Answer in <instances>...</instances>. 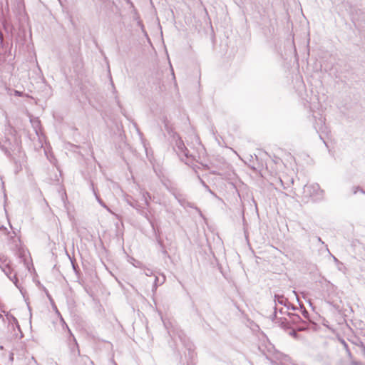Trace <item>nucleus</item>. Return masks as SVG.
<instances>
[{"label":"nucleus","instance_id":"nucleus-1","mask_svg":"<svg viewBox=\"0 0 365 365\" xmlns=\"http://www.w3.org/2000/svg\"><path fill=\"white\" fill-rule=\"evenodd\" d=\"M14 133L15 130L12 128H6L4 139H0V148L17 163L15 156H17L20 160H24L25 155L21 150V141Z\"/></svg>","mask_w":365,"mask_h":365},{"label":"nucleus","instance_id":"nucleus-2","mask_svg":"<svg viewBox=\"0 0 365 365\" xmlns=\"http://www.w3.org/2000/svg\"><path fill=\"white\" fill-rule=\"evenodd\" d=\"M125 202L130 205L132 207L135 208L140 215L145 216L148 220H149V217L148 216V214L144 211L143 209H141L139 203L138 202V201H136L135 200H134L131 196L130 195H126L125 197Z\"/></svg>","mask_w":365,"mask_h":365},{"label":"nucleus","instance_id":"nucleus-3","mask_svg":"<svg viewBox=\"0 0 365 365\" xmlns=\"http://www.w3.org/2000/svg\"><path fill=\"white\" fill-rule=\"evenodd\" d=\"M1 269L4 272V273L9 277V279L14 282L16 287L20 289L18 278L16 277V274H12L13 270L10 267V264H6Z\"/></svg>","mask_w":365,"mask_h":365},{"label":"nucleus","instance_id":"nucleus-4","mask_svg":"<svg viewBox=\"0 0 365 365\" xmlns=\"http://www.w3.org/2000/svg\"><path fill=\"white\" fill-rule=\"evenodd\" d=\"M175 150L177 154L181 158L182 156L188 158V150L186 148L183 141L178 139L175 143Z\"/></svg>","mask_w":365,"mask_h":365},{"label":"nucleus","instance_id":"nucleus-5","mask_svg":"<svg viewBox=\"0 0 365 365\" xmlns=\"http://www.w3.org/2000/svg\"><path fill=\"white\" fill-rule=\"evenodd\" d=\"M173 195L182 206L184 207H191L190 203L183 198L181 194L174 192Z\"/></svg>","mask_w":365,"mask_h":365},{"label":"nucleus","instance_id":"nucleus-6","mask_svg":"<svg viewBox=\"0 0 365 365\" xmlns=\"http://www.w3.org/2000/svg\"><path fill=\"white\" fill-rule=\"evenodd\" d=\"M165 282V277L164 274L161 275V277L155 276L154 284L153 287V292H155L157 289L158 286L163 284Z\"/></svg>","mask_w":365,"mask_h":365},{"label":"nucleus","instance_id":"nucleus-7","mask_svg":"<svg viewBox=\"0 0 365 365\" xmlns=\"http://www.w3.org/2000/svg\"><path fill=\"white\" fill-rule=\"evenodd\" d=\"M274 302H275L276 304H279L287 307V303H288V299L287 298H285L283 295L276 294L274 296Z\"/></svg>","mask_w":365,"mask_h":365},{"label":"nucleus","instance_id":"nucleus-8","mask_svg":"<svg viewBox=\"0 0 365 365\" xmlns=\"http://www.w3.org/2000/svg\"><path fill=\"white\" fill-rule=\"evenodd\" d=\"M140 193L142 195V199L145 202V205L147 207H149V205H150V200L151 199V196H150V193L144 190H140Z\"/></svg>","mask_w":365,"mask_h":365},{"label":"nucleus","instance_id":"nucleus-9","mask_svg":"<svg viewBox=\"0 0 365 365\" xmlns=\"http://www.w3.org/2000/svg\"><path fill=\"white\" fill-rule=\"evenodd\" d=\"M66 327L70 333V334L73 336V342H74V344H73V346H71V351L74 354H77V355H79L80 354V351H79V349H78V344L76 342V339L74 338V336L72 335L70 329H68V326L66 325Z\"/></svg>","mask_w":365,"mask_h":365},{"label":"nucleus","instance_id":"nucleus-10","mask_svg":"<svg viewBox=\"0 0 365 365\" xmlns=\"http://www.w3.org/2000/svg\"><path fill=\"white\" fill-rule=\"evenodd\" d=\"M9 264H10V260L8 257L3 254H0V268Z\"/></svg>","mask_w":365,"mask_h":365},{"label":"nucleus","instance_id":"nucleus-11","mask_svg":"<svg viewBox=\"0 0 365 365\" xmlns=\"http://www.w3.org/2000/svg\"><path fill=\"white\" fill-rule=\"evenodd\" d=\"M32 123L34 126L35 131H36V134H38L37 127L39 125V121L38 120H36L33 121Z\"/></svg>","mask_w":365,"mask_h":365},{"label":"nucleus","instance_id":"nucleus-12","mask_svg":"<svg viewBox=\"0 0 365 365\" xmlns=\"http://www.w3.org/2000/svg\"><path fill=\"white\" fill-rule=\"evenodd\" d=\"M302 314L305 319L309 318V312L304 308L302 310Z\"/></svg>","mask_w":365,"mask_h":365},{"label":"nucleus","instance_id":"nucleus-13","mask_svg":"<svg viewBox=\"0 0 365 365\" xmlns=\"http://www.w3.org/2000/svg\"><path fill=\"white\" fill-rule=\"evenodd\" d=\"M358 190H360L362 193L365 194V191H364L362 189H361L359 186L358 187H354L353 188L354 194H356Z\"/></svg>","mask_w":365,"mask_h":365},{"label":"nucleus","instance_id":"nucleus-14","mask_svg":"<svg viewBox=\"0 0 365 365\" xmlns=\"http://www.w3.org/2000/svg\"><path fill=\"white\" fill-rule=\"evenodd\" d=\"M14 93L15 96H26L22 92H20V91H16V90L14 91Z\"/></svg>","mask_w":365,"mask_h":365},{"label":"nucleus","instance_id":"nucleus-15","mask_svg":"<svg viewBox=\"0 0 365 365\" xmlns=\"http://www.w3.org/2000/svg\"><path fill=\"white\" fill-rule=\"evenodd\" d=\"M145 274L147 276H151L153 274V271L151 269H147L145 270Z\"/></svg>","mask_w":365,"mask_h":365},{"label":"nucleus","instance_id":"nucleus-16","mask_svg":"<svg viewBox=\"0 0 365 365\" xmlns=\"http://www.w3.org/2000/svg\"><path fill=\"white\" fill-rule=\"evenodd\" d=\"M333 259L336 264L343 265V264L341 262H339V259L336 257H335L334 256H333Z\"/></svg>","mask_w":365,"mask_h":365},{"label":"nucleus","instance_id":"nucleus-17","mask_svg":"<svg viewBox=\"0 0 365 365\" xmlns=\"http://www.w3.org/2000/svg\"><path fill=\"white\" fill-rule=\"evenodd\" d=\"M9 360L11 361H14V354L13 353H11L10 354V356H9Z\"/></svg>","mask_w":365,"mask_h":365},{"label":"nucleus","instance_id":"nucleus-18","mask_svg":"<svg viewBox=\"0 0 365 365\" xmlns=\"http://www.w3.org/2000/svg\"><path fill=\"white\" fill-rule=\"evenodd\" d=\"M274 309H275V310H277V307H275ZM276 317H277V312H276V311H274V314H273L272 320H274V318H276Z\"/></svg>","mask_w":365,"mask_h":365},{"label":"nucleus","instance_id":"nucleus-19","mask_svg":"<svg viewBox=\"0 0 365 365\" xmlns=\"http://www.w3.org/2000/svg\"><path fill=\"white\" fill-rule=\"evenodd\" d=\"M97 199L98 200V202L105 207H106V206L103 203V202L97 197Z\"/></svg>","mask_w":365,"mask_h":365},{"label":"nucleus","instance_id":"nucleus-20","mask_svg":"<svg viewBox=\"0 0 365 365\" xmlns=\"http://www.w3.org/2000/svg\"><path fill=\"white\" fill-rule=\"evenodd\" d=\"M12 320H13V322H14V323H16V324H18V321H17V319H16L15 317H12Z\"/></svg>","mask_w":365,"mask_h":365},{"label":"nucleus","instance_id":"nucleus-21","mask_svg":"<svg viewBox=\"0 0 365 365\" xmlns=\"http://www.w3.org/2000/svg\"><path fill=\"white\" fill-rule=\"evenodd\" d=\"M352 364L353 365H361V364L359 362H353Z\"/></svg>","mask_w":365,"mask_h":365},{"label":"nucleus","instance_id":"nucleus-22","mask_svg":"<svg viewBox=\"0 0 365 365\" xmlns=\"http://www.w3.org/2000/svg\"><path fill=\"white\" fill-rule=\"evenodd\" d=\"M317 240L320 242H322V244H324V242L322 240V239L319 237H317Z\"/></svg>","mask_w":365,"mask_h":365},{"label":"nucleus","instance_id":"nucleus-23","mask_svg":"<svg viewBox=\"0 0 365 365\" xmlns=\"http://www.w3.org/2000/svg\"><path fill=\"white\" fill-rule=\"evenodd\" d=\"M324 128H325V127H324V126H323V125H322V127H321V128H319V130H324Z\"/></svg>","mask_w":365,"mask_h":365},{"label":"nucleus","instance_id":"nucleus-24","mask_svg":"<svg viewBox=\"0 0 365 365\" xmlns=\"http://www.w3.org/2000/svg\"><path fill=\"white\" fill-rule=\"evenodd\" d=\"M341 266H342V265H338V269H339V270H341Z\"/></svg>","mask_w":365,"mask_h":365},{"label":"nucleus","instance_id":"nucleus-25","mask_svg":"<svg viewBox=\"0 0 365 365\" xmlns=\"http://www.w3.org/2000/svg\"><path fill=\"white\" fill-rule=\"evenodd\" d=\"M319 120L321 121V123H324V120L322 118H320Z\"/></svg>","mask_w":365,"mask_h":365},{"label":"nucleus","instance_id":"nucleus-26","mask_svg":"<svg viewBox=\"0 0 365 365\" xmlns=\"http://www.w3.org/2000/svg\"><path fill=\"white\" fill-rule=\"evenodd\" d=\"M61 322H62L63 324H65V322H64V320H63V319L62 317H61Z\"/></svg>","mask_w":365,"mask_h":365},{"label":"nucleus","instance_id":"nucleus-27","mask_svg":"<svg viewBox=\"0 0 365 365\" xmlns=\"http://www.w3.org/2000/svg\"><path fill=\"white\" fill-rule=\"evenodd\" d=\"M172 74L174 75L173 69L172 68ZM173 78H175V76H173Z\"/></svg>","mask_w":365,"mask_h":365},{"label":"nucleus","instance_id":"nucleus-28","mask_svg":"<svg viewBox=\"0 0 365 365\" xmlns=\"http://www.w3.org/2000/svg\"><path fill=\"white\" fill-rule=\"evenodd\" d=\"M203 185L206 187V188L208 189V186H207L206 185H205V183L202 182Z\"/></svg>","mask_w":365,"mask_h":365}]
</instances>
